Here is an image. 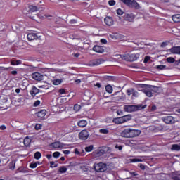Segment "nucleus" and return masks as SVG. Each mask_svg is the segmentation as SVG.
<instances>
[{
  "mask_svg": "<svg viewBox=\"0 0 180 180\" xmlns=\"http://www.w3.org/2000/svg\"><path fill=\"white\" fill-rule=\"evenodd\" d=\"M139 85L141 88H144L142 90V92L145 94V95H146V96H148V98H152L153 95H154V93L153 92H155V91L150 89H151L152 88H157V86L143 84H141Z\"/></svg>",
  "mask_w": 180,
  "mask_h": 180,
  "instance_id": "f03ea898",
  "label": "nucleus"
},
{
  "mask_svg": "<svg viewBox=\"0 0 180 180\" xmlns=\"http://www.w3.org/2000/svg\"><path fill=\"white\" fill-rule=\"evenodd\" d=\"M175 61V58L173 57H169L167 58V63H174Z\"/></svg>",
  "mask_w": 180,
  "mask_h": 180,
  "instance_id": "37998d69",
  "label": "nucleus"
},
{
  "mask_svg": "<svg viewBox=\"0 0 180 180\" xmlns=\"http://www.w3.org/2000/svg\"><path fill=\"white\" fill-rule=\"evenodd\" d=\"M74 153L75 154H79V150H78V148H75Z\"/></svg>",
  "mask_w": 180,
  "mask_h": 180,
  "instance_id": "69168bd1",
  "label": "nucleus"
},
{
  "mask_svg": "<svg viewBox=\"0 0 180 180\" xmlns=\"http://www.w3.org/2000/svg\"><path fill=\"white\" fill-rule=\"evenodd\" d=\"M113 123H115V124H122V123H124V120L123 119V117H120L117 118H114L112 120Z\"/></svg>",
  "mask_w": 180,
  "mask_h": 180,
  "instance_id": "f3484780",
  "label": "nucleus"
},
{
  "mask_svg": "<svg viewBox=\"0 0 180 180\" xmlns=\"http://www.w3.org/2000/svg\"><path fill=\"white\" fill-rule=\"evenodd\" d=\"M108 5L110 6H115V5H116V1L115 0H110L108 1Z\"/></svg>",
  "mask_w": 180,
  "mask_h": 180,
  "instance_id": "a19ab883",
  "label": "nucleus"
},
{
  "mask_svg": "<svg viewBox=\"0 0 180 180\" xmlns=\"http://www.w3.org/2000/svg\"><path fill=\"white\" fill-rule=\"evenodd\" d=\"M172 19L173 22L175 23H179L180 22V14H176L172 17Z\"/></svg>",
  "mask_w": 180,
  "mask_h": 180,
  "instance_id": "412c9836",
  "label": "nucleus"
},
{
  "mask_svg": "<svg viewBox=\"0 0 180 180\" xmlns=\"http://www.w3.org/2000/svg\"><path fill=\"white\" fill-rule=\"evenodd\" d=\"M6 127L5 125L0 126V130H6Z\"/></svg>",
  "mask_w": 180,
  "mask_h": 180,
  "instance_id": "e2e57ef3",
  "label": "nucleus"
},
{
  "mask_svg": "<svg viewBox=\"0 0 180 180\" xmlns=\"http://www.w3.org/2000/svg\"><path fill=\"white\" fill-rule=\"evenodd\" d=\"M141 134V131L139 129L127 128L121 132V136L125 139H134V137H139Z\"/></svg>",
  "mask_w": 180,
  "mask_h": 180,
  "instance_id": "f257e3e1",
  "label": "nucleus"
},
{
  "mask_svg": "<svg viewBox=\"0 0 180 180\" xmlns=\"http://www.w3.org/2000/svg\"><path fill=\"white\" fill-rule=\"evenodd\" d=\"M15 165H16V163L15 162V161H12L11 162H10L9 164L10 169H12V171H13V169H15Z\"/></svg>",
  "mask_w": 180,
  "mask_h": 180,
  "instance_id": "473e14b6",
  "label": "nucleus"
},
{
  "mask_svg": "<svg viewBox=\"0 0 180 180\" xmlns=\"http://www.w3.org/2000/svg\"><path fill=\"white\" fill-rule=\"evenodd\" d=\"M155 110H157V105H152L150 108V112H155Z\"/></svg>",
  "mask_w": 180,
  "mask_h": 180,
  "instance_id": "de8ad7c7",
  "label": "nucleus"
},
{
  "mask_svg": "<svg viewBox=\"0 0 180 180\" xmlns=\"http://www.w3.org/2000/svg\"><path fill=\"white\" fill-rule=\"evenodd\" d=\"M115 148H118V150H119L120 151H122V150H123V146H122V145H120V146L116 145V146H115Z\"/></svg>",
  "mask_w": 180,
  "mask_h": 180,
  "instance_id": "864d4df0",
  "label": "nucleus"
},
{
  "mask_svg": "<svg viewBox=\"0 0 180 180\" xmlns=\"http://www.w3.org/2000/svg\"><path fill=\"white\" fill-rule=\"evenodd\" d=\"M124 112H131L139 110V106L134 105H126L124 106Z\"/></svg>",
  "mask_w": 180,
  "mask_h": 180,
  "instance_id": "423d86ee",
  "label": "nucleus"
},
{
  "mask_svg": "<svg viewBox=\"0 0 180 180\" xmlns=\"http://www.w3.org/2000/svg\"><path fill=\"white\" fill-rule=\"evenodd\" d=\"M42 127L43 125H41V124H37L35 125V130H41Z\"/></svg>",
  "mask_w": 180,
  "mask_h": 180,
  "instance_id": "c03bdc74",
  "label": "nucleus"
},
{
  "mask_svg": "<svg viewBox=\"0 0 180 180\" xmlns=\"http://www.w3.org/2000/svg\"><path fill=\"white\" fill-rule=\"evenodd\" d=\"M104 22L105 25H107V26H112L113 23H115V22L113 21V18L109 16L105 18Z\"/></svg>",
  "mask_w": 180,
  "mask_h": 180,
  "instance_id": "2eb2a0df",
  "label": "nucleus"
},
{
  "mask_svg": "<svg viewBox=\"0 0 180 180\" xmlns=\"http://www.w3.org/2000/svg\"><path fill=\"white\" fill-rule=\"evenodd\" d=\"M46 113H47V111L46 110H41L36 113V116H37V117H40L41 119H43V117L46 116Z\"/></svg>",
  "mask_w": 180,
  "mask_h": 180,
  "instance_id": "a211bd4d",
  "label": "nucleus"
},
{
  "mask_svg": "<svg viewBox=\"0 0 180 180\" xmlns=\"http://www.w3.org/2000/svg\"><path fill=\"white\" fill-rule=\"evenodd\" d=\"M99 133L101 134H109V130L106 129H99Z\"/></svg>",
  "mask_w": 180,
  "mask_h": 180,
  "instance_id": "2f4dec72",
  "label": "nucleus"
},
{
  "mask_svg": "<svg viewBox=\"0 0 180 180\" xmlns=\"http://www.w3.org/2000/svg\"><path fill=\"white\" fill-rule=\"evenodd\" d=\"M32 78L35 81H43V78H44V76L40 72H36L32 74Z\"/></svg>",
  "mask_w": 180,
  "mask_h": 180,
  "instance_id": "1a4fd4ad",
  "label": "nucleus"
},
{
  "mask_svg": "<svg viewBox=\"0 0 180 180\" xmlns=\"http://www.w3.org/2000/svg\"><path fill=\"white\" fill-rule=\"evenodd\" d=\"M89 137V132L86 129L82 130L81 132L79 133V140H88Z\"/></svg>",
  "mask_w": 180,
  "mask_h": 180,
  "instance_id": "6e6552de",
  "label": "nucleus"
},
{
  "mask_svg": "<svg viewBox=\"0 0 180 180\" xmlns=\"http://www.w3.org/2000/svg\"><path fill=\"white\" fill-rule=\"evenodd\" d=\"M163 122H165L166 124H172V123H175V120L172 116H167L163 117Z\"/></svg>",
  "mask_w": 180,
  "mask_h": 180,
  "instance_id": "9b49d317",
  "label": "nucleus"
},
{
  "mask_svg": "<svg viewBox=\"0 0 180 180\" xmlns=\"http://www.w3.org/2000/svg\"><path fill=\"white\" fill-rule=\"evenodd\" d=\"M40 105V101L39 100H37L34 103V106L37 107Z\"/></svg>",
  "mask_w": 180,
  "mask_h": 180,
  "instance_id": "3c124183",
  "label": "nucleus"
},
{
  "mask_svg": "<svg viewBox=\"0 0 180 180\" xmlns=\"http://www.w3.org/2000/svg\"><path fill=\"white\" fill-rule=\"evenodd\" d=\"M101 43H103V44H106V43H108V41L105 39H101Z\"/></svg>",
  "mask_w": 180,
  "mask_h": 180,
  "instance_id": "4d7b16f0",
  "label": "nucleus"
},
{
  "mask_svg": "<svg viewBox=\"0 0 180 180\" xmlns=\"http://www.w3.org/2000/svg\"><path fill=\"white\" fill-rule=\"evenodd\" d=\"M68 169L67 167L63 166V167H61L59 168L58 172H60V174H65V172H67Z\"/></svg>",
  "mask_w": 180,
  "mask_h": 180,
  "instance_id": "c85d7f7f",
  "label": "nucleus"
},
{
  "mask_svg": "<svg viewBox=\"0 0 180 180\" xmlns=\"http://www.w3.org/2000/svg\"><path fill=\"white\" fill-rule=\"evenodd\" d=\"M130 175H131V176H138L139 174H137V172H129Z\"/></svg>",
  "mask_w": 180,
  "mask_h": 180,
  "instance_id": "09e8293b",
  "label": "nucleus"
},
{
  "mask_svg": "<svg viewBox=\"0 0 180 180\" xmlns=\"http://www.w3.org/2000/svg\"><path fill=\"white\" fill-rule=\"evenodd\" d=\"M109 37L113 40H119V39H120V34H119L118 33L110 34Z\"/></svg>",
  "mask_w": 180,
  "mask_h": 180,
  "instance_id": "4be33fe9",
  "label": "nucleus"
},
{
  "mask_svg": "<svg viewBox=\"0 0 180 180\" xmlns=\"http://www.w3.org/2000/svg\"><path fill=\"white\" fill-rule=\"evenodd\" d=\"M34 158L35 160H40L41 158V153L39 151L36 152L34 155Z\"/></svg>",
  "mask_w": 180,
  "mask_h": 180,
  "instance_id": "c756f323",
  "label": "nucleus"
},
{
  "mask_svg": "<svg viewBox=\"0 0 180 180\" xmlns=\"http://www.w3.org/2000/svg\"><path fill=\"white\" fill-rule=\"evenodd\" d=\"M23 143L25 147H29L30 146V143H32V139H30L29 136H27L24 139Z\"/></svg>",
  "mask_w": 180,
  "mask_h": 180,
  "instance_id": "aec40b11",
  "label": "nucleus"
},
{
  "mask_svg": "<svg viewBox=\"0 0 180 180\" xmlns=\"http://www.w3.org/2000/svg\"><path fill=\"white\" fill-rule=\"evenodd\" d=\"M134 92V89L133 88L128 89L127 90V95H128V96H130V95H133Z\"/></svg>",
  "mask_w": 180,
  "mask_h": 180,
  "instance_id": "72a5a7b5",
  "label": "nucleus"
},
{
  "mask_svg": "<svg viewBox=\"0 0 180 180\" xmlns=\"http://www.w3.org/2000/svg\"><path fill=\"white\" fill-rule=\"evenodd\" d=\"M123 13H124V12L121 8H118L117 10V15L122 16V15H123Z\"/></svg>",
  "mask_w": 180,
  "mask_h": 180,
  "instance_id": "79ce46f5",
  "label": "nucleus"
},
{
  "mask_svg": "<svg viewBox=\"0 0 180 180\" xmlns=\"http://www.w3.org/2000/svg\"><path fill=\"white\" fill-rule=\"evenodd\" d=\"M73 110L75 112H79V110H81V105L75 104L73 107Z\"/></svg>",
  "mask_w": 180,
  "mask_h": 180,
  "instance_id": "f704fd0d",
  "label": "nucleus"
},
{
  "mask_svg": "<svg viewBox=\"0 0 180 180\" xmlns=\"http://www.w3.org/2000/svg\"><path fill=\"white\" fill-rule=\"evenodd\" d=\"M20 64H22V60H20L11 61V65H20Z\"/></svg>",
  "mask_w": 180,
  "mask_h": 180,
  "instance_id": "bb28decb",
  "label": "nucleus"
},
{
  "mask_svg": "<svg viewBox=\"0 0 180 180\" xmlns=\"http://www.w3.org/2000/svg\"><path fill=\"white\" fill-rule=\"evenodd\" d=\"M70 150H63V154L68 155V154H70Z\"/></svg>",
  "mask_w": 180,
  "mask_h": 180,
  "instance_id": "680f3d73",
  "label": "nucleus"
},
{
  "mask_svg": "<svg viewBox=\"0 0 180 180\" xmlns=\"http://www.w3.org/2000/svg\"><path fill=\"white\" fill-rule=\"evenodd\" d=\"M27 39L28 41H33V40H37V39H39V37L36 33L31 32L27 34Z\"/></svg>",
  "mask_w": 180,
  "mask_h": 180,
  "instance_id": "ddd939ff",
  "label": "nucleus"
},
{
  "mask_svg": "<svg viewBox=\"0 0 180 180\" xmlns=\"http://www.w3.org/2000/svg\"><path fill=\"white\" fill-rule=\"evenodd\" d=\"M59 94H60V95H64V94H65V89H60L58 91Z\"/></svg>",
  "mask_w": 180,
  "mask_h": 180,
  "instance_id": "8fccbe9b",
  "label": "nucleus"
},
{
  "mask_svg": "<svg viewBox=\"0 0 180 180\" xmlns=\"http://www.w3.org/2000/svg\"><path fill=\"white\" fill-rule=\"evenodd\" d=\"M80 169H82V171H84V172H88V171H89V168L85 165L81 166Z\"/></svg>",
  "mask_w": 180,
  "mask_h": 180,
  "instance_id": "e433bc0d",
  "label": "nucleus"
},
{
  "mask_svg": "<svg viewBox=\"0 0 180 180\" xmlns=\"http://www.w3.org/2000/svg\"><path fill=\"white\" fill-rule=\"evenodd\" d=\"M172 150L173 151H179L180 150V146L178 144H173L172 146Z\"/></svg>",
  "mask_w": 180,
  "mask_h": 180,
  "instance_id": "cd10ccee",
  "label": "nucleus"
},
{
  "mask_svg": "<svg viewBox=\"0 0 180 180\" xmlns=\"http://www.w3.org/2000/svg\"><path fill=\"white\" fill-rule=\"evenodd\" d=\"M96 86H97V88H101V86H102V85L101 84V83H96Z\"/></svg>",
  "mask_w": 180,
  "mask_h": 180,
  "instance_id": "774afa93",
  "label": "nucleus"
},
{
  "mask_svg": "<svg viewBox=\"0 0 180 180\" xmlns=\"http://www.w3.org/2000/svg\"><path fill=\"white\" fill-rule=\"evenodd\" d=\"M37 163L32 162L30 164V168H32V169H34V168H37Z\"/></svg>",
  "mask_w": 180,
  "mask_h": 180,
  "instance_id": "ea45409f",
  "label": "nucleus"
},
{
  "mask_svg": "<svg viewBox=\"0 0 180 180\" xmlns=\"http://www.w3.org/2000/svg\"><path fill=\"white\" fill-rule=\"evenodd\" d=\"M124 19L127 22H134V19H136V15L133 13H127L124 15Z\"/></svg>",
  "mask_w": 180,
  "mask_h": 180,
  "instance_id": "9d476101",
  "label": "nucleus"
},
{
  "mask_svg": "<svg viewBox=\"0 0 180 180\" xmlns=\"http://www.w3.org/2000/svg\"><path fill=\"white\" fill-rule=\"evenodd\" d=\"M52 157H53V155H51V154H48V155H46V158H47L49 160H51Z\"/></svg>",
  "mask_w": 180,
  "mask_h": 180,
  "instance_id": "338daca9",
  "label": "nucleus"
},
{
  "mask_svg": "<svg viewBox=\"0 0 180 180\" xmlns=\"http://www.w3.org/2000/svg\"><path fill=\"white\" fill-rule=\"evenodd\" d=\"M139 168H141V169H146V166H144V165L141 163L139 165Z\"/></svg>",
  "mask_w": 180,
  "mask_h": 180,
  "instance_id": "052dcab7",
  "label": "nucleus"
},
{
  "mask_svg": "<svg viewBox=\"0 0 180 180\" xmlns=\"http://www.w3.org/2000/svg\"><path fill=\"white\" fill-rule=\"evenodd\" d=\"M51 147H53V148H67L68 147V145L61 143L60 141L53 142L51 144Z\"/></svg>",
  "mask_w": 180,
  "mask_h": 180,
  "instance_id": "0eeeda50",
  "label": "nucleus"
},
{
  "mask_svg": "<svg viewBox=\"0 0 180 180\" xmlns=\"http://www.w3.org/2000/svg\"><path fill=\"white\" fill-rule=\"evenodd\" d=\"M29 11L30 12H37V11H39V8H37V6H28Z\"/></svg>",
  "mask_w": 180,
  "mask_h": 180,
  "instance_id": "5701e85b",
  "label": "nucleus"
},
{
  "mask_svg": "<svg viewBox=\"0 0 180 180\" xmlns=\"http://www.w3.org/2000/svg\"><path fill=\"white\" fill-rule=\"evenodd\" d=\"M119 56L120 58L122 60H124V61H130L131 63L133 61H137V59L140 58V54L139 53L124 54Z\"/></svg>",
  "mask_w": 180,
  "mask_h": 180,
  "instance_id": "7ed1b4c3",
  "label": "nucleus"
},
{
  "mask_svg": "<svg viewBox=\"0 0 180 180\" xmlns=\"http://www.w3.org/2000/svg\"><path fill=\"white\" fill-rule=\"evenodd\" d=\"M131 162H143V160L139 158H134L130 160Z\"/></svg>",
  "mask_w": 180,
  "mask_h": 180,
  "instance_id": "58836bf2",
  "label": "nucleus"
},
{
  "mask_svg": "<svg viewBox=\"0 0 180 180\" xmlns=\"http://www.w3.org/2000/svg\"><path fill=\"white\" fill-rule=\"evenodd\" d=\"M166 67L167 66L165 65H158L156 66V68L157 70H165Z\"/></svg>",
  "mask_w": 180,
  "mask_h": 180,
  "instance_id": "4c0bfd02",
  "label": "nucleus"
},
{
  "mask_svg": "<svg viewBox=\"0 0 180 180\" xmlns=\"http://www.w3.org/2000/svg\"><path fill=\"white\" fill-rule=\"evenodd\" d=\"M94 171L96 172H105L106 169V164L101 162L99 163H95L94 165Z\"/></svg>",
  "mask_w": 180,
  "mask_h": 180,
  "instance_id": "39448f33",
  "label": "nucleus"
},
{
  "mask_svg": "<svg viewBox=\"0 0 180 180\" xmlns=\"http://www.w3.org/2000/svg\"><path fill=\"white\" fill-rule=\"evenodd\" d=\"M122 118L124 119V123H126V122H129L131 120V115L128 114V115H124L122 116Z\"/></svg>",
  "mask_w": 180,
  "mask_h": 180,
  "instance_id": "393cba45",
  "label": "nucleus"
},
{
  "mask_svg": "<svg viewBox=\"0 0 180 180\" xmlns=\"http://www.w3.org/2000/svg\"><path fill=\"white\" fill-rule=\"evenodd\" d=\"M11 74L12 75H18V71H16V70H13V71L11 72Z\"/></svg>",
  "mask_w": 180,
  "mask_h": 180,
  "instance_id": "13d9d810",
  "label": "nucleus"
},
{
  "mask_svg": "<svg viewBox=\"0 0 180 180\" xmlns=\"http://www.w3.org/2000/svg\"><path fill=\"white\" fill-rule=\"evenodd\" d=\"M93 51H95V53H99L100 54H102V53H105V49L103 46L96 45L93 47Z\"/></svg>",
  "mask_w": 180,
  "mask_h": 180,
  "instance_id": "4468645a",
  "label": "nucleus"
},
{
  "mask_svg": "<svg viewBox=\"0 0 180 180\" xmlns=\"http://www.w3.org/2000/svg\"><path fill=\"white\" fill-rule=\"evenodd\" d=\"M168 44H167V42H162L161 44V47H167Z\"/></svg>",
  "mask_w": 180,
  "mask_h": 180,
  "instance_id": "0e129e2a",
  "label": "nucleus"
},
{
  "mask_svg": "<svg viewBox=\"0 0 180 180\" xmlns=\"http://www.w3.org/2000/svg\"><path fill=\"white\" fill-rule=\"evenodd\" d=\"M122 4H124L127 6L129 8H135L136 9H139L140 8V5L136 0H120Z\"/></svg>",
  "mask_w": 180,
  "mask_h": 180,
  "instance_id": "20e7f679",
  "label": "nucleus"
},
{
  "mask_svg": "<svg viewBox=\"0 0 180 180\" xmlns=\"http://www.w3.org/2000/svg\"><path fill=\"white\" fill-rule=\"evenodd\" d=\"M30 94L32 98H34L37 94H40V89H37L36 86H32L31 90L30 91Z\"/></svg>",
  "mask_w": 180,
  "mask_h": 180,
  "instance_id": "f8f14e48",
  "label": "nucleus"
},
{
  "mask_svg": "<svg viewBox=\"0 0 180 180\" xmlns=\"http://www.w3.org/2000/svg\"><path fill=\"white\" fill-rule=\"evenodd\" d=\"M150 60L149 56H146L144 58V63H148V60Z\"/></svg>",
  "mask_w": 180,
  "mask_h": 180,
  "instance_id": "bf43d9fd",
  "label": "nucleus"
},
{
  "mask_svg": "<svg viewBox=\"0 0 180 180\" xmlns=\"http://www.w3.org/2000/svg\"><path fill=\"white\" fill-rule=\"evenodd\" d=\"M139 94V92L134 90V92L132 93V98H137V94Z\"/></svg>",
  "mask_w": 180,
  "mask_h": 180,
  "instance_id": "603ef678",
  "label": "nucleus"
},
{
  "mask_svg": "<svg viewBox=\"0 0 180 180\" xmlns=\"http://www.w3.org/2000/svg\"><path fill=\"white\" fill-rule=\"evenodd\" d=\"M84 150L86 153H91V151L94 150V145H90L89 146L85 147Z\"/></svg>",
  "mask_w": 180,
  "mask_h": 180,
  "instance_id": "7c9ffc66",
  "label": "nucleus"
},
{
  "mask_svg": "<svg viewBox=\"0 0 180 180\" xmlns=\"http://www.w3.org/2000/svg\"><path fill=\"white\" fill-rule=\"evenodd\" d=\"M105 91L108 94H112L113 92V87H112L110 86V84H108V85L105 86Z\"/></svg>",
  "mask_w": 180,
  "mask_h": 180,
  "instance_id": "a878e982",
  "label": "nucleus"
},
{
  "mask_svg": "<svg viewBox=\"0 0 180 180\" xmlns=\"http://www.w3.org/2000/svg\"><path fill=\"white\" fill-rule=\"evenodd\" d=\"M60 152H55L53 153V157H54V158H58V157H60Z\"/></svg>",
  "mask_w": 180,
  "mask_h": 180,
  "instance_id": "a18cd8bd",
  "label": "nucleus"
},
{
  "mask_svg": "<svg viewBox=\"0 0 180 180\" xmlns=\"http://www.w3.org/2000/svg\"><path fill=\"white\" fill-rule=\"evenodd\" d=\"M170 53L172 54H179L180 55V46H173L169 49Z\"/></svg>",
  "mask_w": 180,
  "mask_h": 180,
  "instance_id": "dca6fc26",
  "label": "nucleus"
},
{
  "mask_svg": "<svg viewBox=\"0 0 180 180\" xmlns=\"http://www.w3.org/2000/svg\"><path fill=\"white\" fill-rule=\"evenodd\" d=\"M117 114L119 115V116H122L123 115V112L122 111V110H118L117 111Z\"/></svg>",
  "mask_w": 180,
  "mask_h": 180,
  "instance_id": "5fc2aeb1",
  "label": "nucleus"
},
{
  "mask_svg": "<svg viewBox=\"0 0 180 180\" xmlns=\"http://www.w3.org/2000/svg\"><path fill=\"white\" fill-rule=\"evenodd\" d=\"M88 124V122L85 120H82L78 121L77 126L79 127H86V126Z\"/></svg>",
  "mask_w": 180,
  "mask_h": 180,
  "instance_id": "6ab92c4d",
  "label": "nucleus"
},
{
  "mask_svg": "<svg viewBox=\"0 0 180 180\" xmlns=\"http://www.w3.org/2000/svg\"><path fill=\"white\" fill-rule=\"evenodd\" d=\"M103 63V60L102 59H96L93 61V65H101Z\"/></svg>",
  "mask_w": 180,
  "mask_h": 180,
  "instance_id": "b1692460",
  "label": "nucleus"
},
{
  "mask_svg": "<svg viewBox=\"0 0 180 180\" xmlns=\"http://www.w3.org/2000/svg\"><path fill=\"white\" fill-rule=\"evenodd\" d=\"M62 82H63V81L60 79H54L53 81V85H60V84H61Z\"/></svg>",
  "mask_w": 180,
  "mask_h": 180,
  "instance_id": "c9c22d12",
  "label": "nucleus"
},
{
  "mask_svg": "<svg viewBox=\"0 0 180 180\" xmlns=\"http://www.w3.org/2000/svg\"><path fill=\"white\" fill-rule=\"evenodd\" d=\"M50 165L52 168H57V165L54 162V161H51L50 162Z\"/></svg>",
  "mask_w": 180,
  "mask_h": 180,
  "instance_id": "49530a36",
  "label": "nucleus"
},
{
  "mask_svg": "<svg viewBox=\"0 0 180 180\" xmlns=\"http://www.w3.org/2000/svg\"><path fill=\"white\" fill-rule=\"evenodd\" d=\"M70 23H71L72 25H74V24L77 23V20L72 19L70 20Z\"/></svg>",
  "mask_w": 180,
  "mask_h": 180,
  "instance_id": "6e6d98bb",
  "label": "nucleus"
}]
</instances>
